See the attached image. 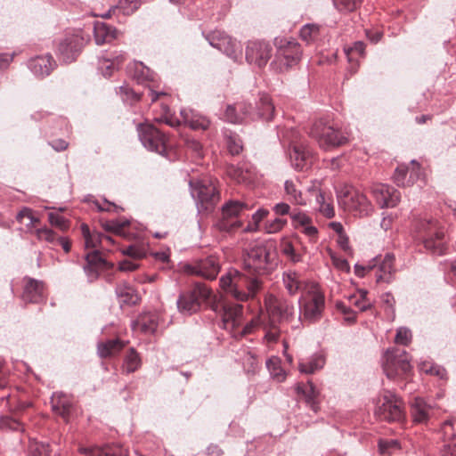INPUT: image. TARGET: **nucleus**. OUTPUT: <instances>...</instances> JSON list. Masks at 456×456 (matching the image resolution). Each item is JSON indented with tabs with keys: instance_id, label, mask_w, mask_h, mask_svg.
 Wrapping results in <instances>:
<instances>
[{
	"instance_id": "nucleus-34",
	"label": "nucleus",
	"mask_w": 456,
	"mask_h": 456,
	"mask_svg": "<svg viewBox=\"0 0 456 456\" xmlns=\"http://www.w3.org/2000/svg\"><path fill=\"white\" fill-rule=\"evenodd\" d=\"M442 432L448 442L444 444L441 450L442 456H456V442L451 441V437L454 436L452 432V420H446L442 426Z\"/></svg>"
},
{
	"instance_id": "nucleus-58",
	"label": "nucleus",
	"mask_w": 456,
	"mask_h": 456,
	"mask_svg": "<svg viewBox=\"0 0 456 456\" xmlns=\"http://www.w3.org/2000/svg\"><path fill=\"white\" fill-rule=\"evenodd\" d=\"M400 444L395 439L391 440H379V451L380 454L386 455L390 453L392 451L399 450Z\"/></svg>"
},
{
	"instance_id": "nucleus-19",
	"label": "nucleus",
	"mask_w": 456,
	"mask_h": 456,
	"mask_svg": "<svg viewBox=\"0 0 456 456\" xmlns=\"http://www.w3.org/2000/svg\"><path fill=\"white\" fill-rule=\"evenodd\" d=\"M50 403L52 411L68 423L74 411V403L69 396L62 392H55L51 396Z\"/></svg>"
},
{
	"instance_id": "nucleus-7",
	"label": "nucleus",
	"mask_w": 456,
	"mask_h": 456,
	"mask_svg": "<svg viewBox=\"0 0 456 456\" xmlns=\"http://www.w3.org/2000/svg\"><path fill=\"white\" fill-rule=\"evenodd\" d=\"M378 419L387 422H400L404 419V405L400 396L391 391H385L379 399L375 410Z\"/></svg>"
},
{
	"instance_id": "nucleus-29",
	"label": "nucleus",
	"mask_w": 456,
	"mask_h": 456,
	"mask_svg": "<svg viewBox=\"0 0 456 456\" xmlns=\"http://www.w3.org/2000/svg\"><path fill=\"white\" fill-rule=\"evenodd\" d=\"M183 122L193 130H206L209 126V120L191 110H182L180 112Z\"/></svg>"
},
{
	"instance_id": "nucleus-6",
	"label": "nucleus",
	"mask_w": 456,
	"mask_h": 456,
	"mask_svg": "<svg viewBox=\"0 0 456 456\" xmlns=\"http://www.w3.org/2000/svg\"><path fill=\"white\" fill-rule=\"evenodd\" d=\"M418 228L423 233V243L426 249L437 256L446 254L447 245L444 240V231L436 220H421Z\"/></svg>"
},
{
	"instance_id": "nucleus-47",
	"label": "nucleus",
	"mask_w": 456,
	"mask_h": 456,
	"mask_svg": "<svg viewBox=\"0 0 456 456\" xmlns=\"http://www.w3.org/2000/svg\"><path fill=\"white\" fill-rule=\"evenodd\" d=\"M119 94L122 98V101L130 105L134 104L135 102L141 100L142 94L134 92L128 86H122L119 87Z\"/></svg>"
},
{
	"instance_id": "nucleus-16",
	"label": "nucleus",
	"mask_w": 456,
	"mask_h": 456,
	"mask_svg": "<svg viewBox=\"0 0 456 456\" xmlns=\"http://www.w3.org/2000/svg\"><path fill=\"white\" fill-rule=\"evenodd\" d=\"M273 47L265 41L248 42L246 47V60L258 68L265 67L272 57Z\"/></svg>"
},
{
	"instance_id": "nucleus-50",
	"label": "nucleus",
	"mask_w": 456,
	"mask_h": 456,
	"mask_svg": "<svg viewBox=\"0 0 456 456\" xmlns=\"http://www.w3.org/2000/svg\"><path fill=\"white\" fill-rule=\"evenodd\" d=\"M269 211L265 208H259L251 216V221L245 228L246 232H256L259 230L260 222L267 216Z\"/></svg>"
},
{
	"instance_id": "nucleus-31",
	"label": "nucleus",
	"mask_w": 456,
	"mask_h": 456,
	"mask_svg": "<svg viewBox=\"0 0 456 456\" xmlns=\"http://www.w3.org/2000/svg\"><path fill=\"white\" fill-rule=\"evenodd\" d=\"M282 282L290 296H295L303 288L300 275L295 271L284 272L282 274Z\"/></svg>"
},
{
	"instance_id": "nucleus-1",
	"label": "nucleus",
	"mask_w": 456,
	"mask_h": 456,
	"mask_svg": "<svg viewBox=\"0 0 456 456\" xmlns=\"http://www.w3.org/2000/svg\"><path fill=\"white\" fill-rule=\"evenodd\" d=\"M275 250L265 242H251L242 252L243 272L230 268L220 278V287L237 301L254 298L262 289L261 276L276 265Z\"/></svg>"
},
{
	"instance_id": "nucleus-24",
	"label": "nucleus",
	"mask_w": 456,
	"mask_h": 456,
	"mask_svg": "<svg viewBox=\"0 0 456 456\" xmlns=\"http://www.w3.org/2000/svg\"><path fill=\"white\" fill-rule=\"evenodd\" d=\"M281 40L277 53L281 55L283 61H289L293 66L297 65L301 58V49L299 44L294 41Z\"/></svg>"
},
{
	"instance_id": "nucleus-63",
	"label": "nucleus",
	"mask_w": 456,
	"mask_h": 456,
	"mask_svg": "<svg viewBox=\"0 0 456 456\" xmlns=\"http://www.w3.org/2000/svg\"><path fill=\"white\" fill-rule=\"evenodd\" d=\"M411 330L407 328H400L397 330L395 340V343L405 346L411 341Z\"/></svg>"
},
{
	"instance_id": "nucleus-25",
	"label": "nucleus",
	"mask_w": 456,
	"mask_h": 456,
	"mask_svg": "<svg viewBox=\"0 0 456 456\" xmlns=\"http://www.w3.org/2000/svg\"><path fill=\"white\" fill-rule=\"evenodd\" d=\"M115 293L121 306L134 305L140 300V297L135 289L126 282L118 284Z\"/></svg>"
},
{
	"instance_id": "nucleus-56",
	"label": "nucleus",
	"mask_w": 456,
	"mask_h": 456,
	"mask_svg": "<svg viewBox=\"0 0 456 456\" xmlns=\"http://www.w3.org/2000/svg\"><path fill=\"white\" fill-rule=\"evenodd\" d=\"M409 173V166L401 165L396 167L394 174V182L397 186L405 187L407 184L406 179Z\"/></svg>"
},
{
	"instance_id": "nucleus-13",
	"label": "nucleus",
	"mask_w": 456,
	"mask_h": 456,
	"mask_svg": "<svg viewBox=\"0 0 456 456\" xmlns=\"http://www.w3.org/2000/svg\"><path fill=\"white\" fill-rule=\"evenodd\" d=\"M183 268L189 274L201 276L208 280H214L219 273L221 265L217 256L209 255L197 258L191 264H186Z\"/></svg>"
},
{
	"instance_id": "nucleus-54",
	"label": "nucleus",
	"mask_w": 456,
	"mask_h": 456,
	"mask_svg": "<svg viewBox=\"0 0 456 456\" xmlns=\"http://www.w3.org/2000/svg\"><path fill=\"white\" fill-rule=\"evenodd\" d=\"M224 119L232 124H240L243 122V116L239 114L237 105H227L224 111Z\"/></svg>"
},
{
	"instance_id": "nucleus-51",
	"label": "nucleus",
	"mask_w": 456,
	"mask_h": 456,
	"mask_svg": "<svg viewBox=\"0 0 456 456\" xmlns=\"http://www.w3.org/2000/svg\"><path fill=\"white\" fill-rule=\"evenodd\" d=\"M138 324L144 333L153 334L158 328V322L153 316H142L138 320Z\"/></svg>"
},
{
	"instance_id": "nucleus-8",
	"label": "nucleus",
	"mask_w": 456,
	"mask_h": 456,
	"mask_svg": "<svg viewBox=\"0 0 456 456\" xmlns=\"http://www.w3.org/2000/svg\"><path fill=\"white\" fill-rule=\"evenodd\" d=\"M211 296V290L201 282H196L191 289L179 295L176 301L180 313L191 315L200 311L201 302L208 300Z\"/></svg>"
},
{
	"instance_id": "nucleus-55",
	"label": "nucleus",
	"mask_w": 456,
	"mask_h": 456,
	"mask_svg": "<svg viewBox=\"0 0 456 456\" xmlns=\"http://www.w3.org/2000/svg\"><path fill=\"white\" fill-rule=\"evenodd\" d=\"M242 364L248 373H254L258 368V360L254 354L248 351L243 356Z\"/></svg>"
},
{
	"instance_id": "nucleus-49",
	"label": "nucleus",
	"mask_w": 456,
	"mask_h": 456,
	"mask_svg": "<svg viewBox=\"0 0 456 456\" xmlns=\"http://www.w3.org/2000/svg\"><path fill=\"white\" fill-rule=\"evenodd\" d=\"M419 368L422 371L428 374L439 377L440 379L446 378V370L440 365L428 362H423L420 363Z\"/></svg>"
},
{
	"instance_id": "nucleus-42",
	"label": "nucleus",
	"mask_w": 456,
	"mask_h": 456,
	"mask_svg": "<svg viewBox=\"0 0 456 456\" xmlns=\"http://www.w3.org/2000/svg\"><path fill=\"white\" fill-rule=\"evenodd\" d=\"M274 311L283 320L289 321L295 314L294 305L286 299H279L274 305Z\"/></svg>"
},
{
	"instance_id": "nucleus-62",
	"label": "nucleus",
	"mask_w": 456,
	"mask_h": 456,
	"mask_svg": "<svg viewBox=\"0 0 456 456\" xmlns=\"http://www.w3.org/2000/svg\"><path fill=\"white\" fill-rule=\"evenodd\" d=\"M239 114L243 116V121L246 118L255 119L256 118V111H253L251 104L246 102L236 103Z\"/></svg>"
},
{
	"instance_id": "nucleus-26",
	"label": "nucleus",
	"mask_w": 456,
	"mask_h": 456,
	"mask_svg": "<svg viewBox=\"0 0 456 456\" xmlns=\"http://www.w3.org/2000/svg\"><path fill=\"white\" fill-rule=\"evenodd\" d=\"M395 256L391 253L385 255L383 260L379 265L378 272L376 273V281L389 283L392 281L393 273H395L394 267Z\"/></svg>"
},
{
	"instance_id": "nucleus-4",
	"label": "nucleus",
	"mask_w": 456,
	"mask_h": 456,
	"mask_svg": "<svg viewBox=\"0 0 456 456\" xmlns=\"http://www.w3.org/2000/svg\"><path fill=\"white\" fill-rule=\"evenodd\" d=\"M324 308V294L317 284H314L298 299V319L303 324L316 322L322 319Z\"/></svg>"
},
{
	"instance_id": "nucleus-38",
	"label": "nucleus",
	"mask_w": 456,
	"mask_h": 456,
	"mask_svg": "<svg viewBox=\"0 0 456 456\" xmlns=\"http://www.w3.org/2000/svg\"><path fill=\"white\" fill-rule=\"evenodd\" d=\"M142 0H118V4L110 7V12H117L125 16H130L135 12L142 4Z\"/></svg>"
},
{
	"instance_id": "nucleus-5",
	"label": "nucleus",
	"mask_w": 456,
	"mask_h": 456,
	"mask_svg": "<svg viewBox=\"0 0 456 456\" xmlns=\"http://www.w3.org/2000/svg\"><path fill=\"white\" fill-rule=\"evenodd\" d=\"M191 194L199 213L211 212L220 200V194L210 180H190Z\"/></svg>"
},
{
	"instance_id": "nucleus-40",
	"label": "nucleus",
	"mask_w": 456,
	"mask_h": 456,
	"mask_svg": "<svg viewBox=\"0 0 456 456\" xmlns=\"http://www.w3.org/2000/svg\"><path fill=\"white\" fill-rule=\"evenodd\" d=\"M142 364L141 357L134 348L130 347L126 352L122 365L123 371L133 373L137 370Z\"/></svg>"
},
{
	"instance_id": "nucleus-10",
	"label": "nucleus",
	"mask_w": 456,
	"mask_h": 456,
	"mask_svg": "<svg viewBox=\"0 0 456 456\" xmlns=\"http://www.w3.org/2000/svg\"><path fill=\"white\" fill-rule=\"evenodd\" d=\"M137 131L142 144L147 150L167 156L168 138L163 132L151 124H140Z\"/></svg>"
},
{
	"instance_id": "nucleus-9",
	"label": "nucleus",
	"mask_w": 456,
	"mask_h": 456,
	"mask_svg": "<svg viewBox=\"0 0 456 456\" xmlns=\"http://www.w3.org/2000/svg\"><path fill=\"white\" fill-rule=\"evenodd\" d=\"M383 370L388 379L406 376L411 370V358L407 352L400 348H392L385 353Z\"/></svg>"
},
{
	"instance_id": "nucleus-43",
	"label": "nucleus",
	"mask_w": 456,
	"mask_h": 456,
	"mask_svg": "<svg viewBox=\"0 0 456 456\" xmlns=\"http://www.w3.org/2000/svg\"><path fill=\"white\" fill-rule=\"evenodd\" d=\"M320 34V26L314 23H308L304 25L300 31L299 35L303 41L306 44H310L317 39Z\"/></svg>"
},
{
	"instance_id": "nucleus-2",
	"label": "nucleus",
	"mask_w": 456,
	"mask_h": 456,
	"mask_svg": "<svg viewBox=\"0 0 456 456\" xmlns=\"http://www.w3.org/2000/svg\"><path fill=\"white\" fill-rule=\"evenodd\" d=\"M309 135L324 151L343 146L348 142L349 138V134L346 129L338 127L326 118H319L313 123Z\"/></svg>"
},
{
	"instance_id": "nucleus-20",
	"label": "nucleus",
	"mask_w": 456,
	"mask_h": 456,
	"mask_svg": "<svg viewBox=\"0 0 456 456\" xmlns=\"http://www.w3.org/2000/svg\"><path fill=\"white\" fill-rule=\"evenodd\" d=\"M56 62L51 54L40 55L31 58L28 67L38 77H45L54 69Z\"/></svg>"
},
{
	"instance_id": "nucleus-41",
	"label": "nucleus",
	"mask_w": 456,
	"mask_h": 456,
	"mask_svg": "<svg viewBox=\"0 0 456 456\" xmlns=\"http://www.w3.org/2000/svg\"><path fill=\"white\" fill-rule=\"evenodd\" d=\"M81 232L85 239V246L86 248H97L102 245V232H91L89 226L86 224L81 225Z\"/></svg>"
},
{
	"instance_id": "nucleus-48",
	"label": "nucleus",
	"mask_w": 456,
	"mask_h": 456,
	"mask_svg": "<svg viewBox=\"0 0 456 456\" xmlns=\"http://www.w3.org/2000/svg\"><path fill=\"white\" fill-rule=\"evenodd\" d=\"M134 77L138 83H143L144 81L153 80V74L148 67L142 62H138L134 64Z\"/></svg>"
},
{
	"instance_id": "nucleus-37",
	"label": "nucleus",
	"mask_w": 456,
	"mask_h": 456,
	"mask_svg": "<svg viewBox=\"0 0 456 456\" xmlns=\"http://www.w3.org/2000/svg\"><path fill=\"white\" fill-rule=\"evenodd\" d=\"M274 113V106L268 95H263L256 105V116L265 121H270Z\"/></svg>"
},
{
	"instance_id": "nucleus-28",
	"label": "nucleus",
	"mask_w": 456,
	"mask_h": 456,
	"mask_svg": "<svg viewBox=\"0 0 456 456\" xmlns=\"http://www.w3.org/2000/svg\"><path fill=\"white\" fill-rule=\"evenodd\" d=\"M296 391L298 395H302L305 397L306 403L314 412L318 411L319 406L316 398L319 395V391L312 381L309 380L306 384H297Z\"/></svg>"
},
{
	"instance_id": "nucleus-64",
	"label": "nucleus",
	"mask_w": 456,
	"mask_h": 456,
	"mask_svg": "<svg viewBox=\"0 0 456 456\" xmlns=\"http://www.w3.org/2000/svg\"><path fill=\"white\" fill-rule=\"evenodd\" d=\"M285 221L281 218H275L271 222H267L265 225V231L266 233H275L281 231L285 224Z\"/></svg>"
},
{
	"instance_id": "nucleus-15",
	"label": "nucleus",
	"mask_w": 456,
	"mask_h": 456,
	"mask_svg": "<svg viewBox=\"0 0 456 456\" xmlns=\"http://www.w3.org/2000/svg\"><path fill=\"white\" fill-rule=\"evenodd\" d=\"M86 45L80 34H69L60 42L57 54L59 60L65 64L75 61Z\"/></svg>"
},
{
	"instance_id": "nucleus-12",
	"label": "nucleus",
	"mask_w": 456,
	"mask_h": 456,
	"mask_svg": "<svg viewBox=\"0 0 456 456\" xmlns=\"http://www.w3.org/2000/svg\"><path fill=\"white\" fill-rule=\"evenodd\" d=\"M212 310L221 317L222 327L236 337V330L242 324V305L239 304L212 305Z\"/></svg>"
},
{
	"instance_id": "nucleus-23",
	"label": "nucleus",
	"mask_w": 456,
	"mask_h": 456,
	"mask_svg": "<svg viewBox=\"0 0 456 456\" xmlns=\"http://www.w3.org/2000/svg\"><path fill=\"white\" fill-rule=\"evenodd\" d=\"M79 452L86 456H126V451L119 444H105L104 446L79 447Z\"/></svg>"
},
{
	"instance_id": "nucleus-27",
	"label": "nucleus",
	"mask_w": 456,
	"mask_h": 456,
	"mask_svg": "<svg viewBox=\"0 0 456 456\" xmlns=\"http://www.w3.org/2000/svg\"><path fill=\"white\" fill-rule=\"evenodd\" d=\"M325 357L323 354L317 353L308 358L301 359L298 362V370L301 373L313 374L322 370L325 365Z\"/></svg>"
},
{
	"instance_id": "nucleus-14",
	"label": "nucleus",
	"mask_w": 456,
	"mask_h": 456,
	"mask_svg": "<svg viewBox=\"0 0 456 456\" xmlns=\"http://www.w3.org/2000/svg\"><path fill=\"white\" fill-rule=\"evenodd\" d=\"M289 157L292 167L297 171H305L311 167L314 162V152L312 149L303 143L294 142L293 138L289 137Z\"/></svg>"
},
{
	"instance_id": "nucleus-3",
	"label": "nucleus",
	"mask_w": 456,
	"mask_h": 456,
	"mask_svg": "<svg viewBox=\"0 0 456 456\" xmlns=\"http://www.w3.org/2000/svg\"><path fill=\"white\" fill-rule=\"evenodd\" d=\"M338 204L358 217L370 216L374 211V206L367 196L352 185L346 184L337 192Z\"/></svg>"
},
{
	"instance_id": "nucleus-46",
	"label": "nucleus",
	"mask_w": 456,
	"mask_h": 456,
	"mask_svg": "<svg viewBox=\"0 0 456 456\" xmlns=\"http://www.w3.org/2000/svg\"><path fill=\"white\" fill-rule=\"evenodd\" d=\"M334 7L340 12H351L358 9L362 0H332Z\"/></svg>"
},
{
	"instance_id": "nucleus-32",
	"label": "nucleus",
	"mask_w": 456,
	"mask_h": 456,
	"mask_svg": "<svg viewBox=\"0 0 456 456\" xmlns=\"http://www.w3.org/2000/svg\"><path fill=\"white\" fill-rule=\"evenodd\" d=\"M116 30L103 22H98L94 27V35L96 45L109 43L115 38Z\"/></svg>"
},
{
	"instance_id": "nucleus-22",
	"label": "nucleus",
	"mask_w": 456,
	"mask_h": 456,
	"mask_svg": "<svg viewBox=\"0 0 456 456\" xmlns=\"http://www.w3.org/2000/svg\"><path fill=\"white\" fill-rule=\"evenodd\" d=\"M432 405L421 397H414L411 403V415L415 423H427L432 412Z\"/></svg>"
},
{
	"instance_id": "nucleus-45",
	"label": "nucleus",
	"mask_w": 456,
	"mask_h": 456,
	"mask_svg": "<svg viewBox=\"0 0 456 456\" xmlns=\"http://www.w3.org/2000/svg\"><path fill=\"white\" fill-rule=\"evenodd\" d=\"M345 53L350 62L357 61L358 58L364 56L365 45L362 41H356L351 47L345 49Z\"/></svg>"
},
{
	"instance_id": "nucleus-60",
	"label": "nucleus",
	"mask_w": 456,
	"mask_h": 456,
	"mask_svg": "<svg viewBox=\"0 0 456 456\" xmlns=\"http://www.w3.org/2000/svg\"><path fill=\"white\" fill-rule=\"evenodd\" d=\"M294 227L297 230H301L303 227L312 223V219L305 213H296L291 215Z\"/></svg>"
},
{
	"instance_id": "nucleus-18",
	"label": "nucleus",
	"mask_w": 456,
	"mask_h": 456,
	"mask_svg": "<svg viewBox=\"0 0 456 456\" xmlns=\"http://www.w3.org/2000/svg\"><path fill=\"white\" fill-rule=\"evenodd\" d=\"M371 192L381 208H395L400 201V192L392 186L376 183L371 187Z\"/></svg>"
},
{
	"instance_id": "nucleus-11",
	"label": "nucleus",
	"mask_w": 456,
	"mask_h": 456,
	"mask_svg": "<svg viewBox=\"0 0 456 456\" xmlns=\"http://www.w3.org/2000/svg\"><path fill=\"white\" fill-rule=\"evenodd\" d=\"M249 208L250 207L243 201L229 200L222 207L221 218L216 223L217 228L223 232H231L240 227L241 223L238 217Z\"/></svg>"
},
{
	"instance_id": "nucleus-57",
	"label": "nucleus",
	"mask_w": 456,
	"mask_h": 456,
	"mask_svg": "<svg viewBox=\"0 0 456 456\" xmlns=\"http://www.w3.org/2000/svg\"><path fill=\"white\" fill-rule=\"evenodd\" d=\"M270 66L272 69L278 73L285 72L293 67L289 61H283L279 53L275 54V58L271 62Z\"/></svg>"
},
{
	"instance_id": "nucleus-52",
	"label": "nucleus",
	"mask_w": 456,
	"mask_h": 456,
	"mask_svg": "<svg viewBox=\"0 0 456 456\" xmlns=\"http://www.w3.org/2000/svg\"><path fill=\"white\" fill-rule=\"evenodd\" d=\"M281 250L292 263L296 264L302 261V256L296 251L290 241L283 242Z\"/></svg>"
},
{
	"instance_id": "nucleus-59",
	"label": "nucleus",
	"mask_w": 456,
	"mask_h": 456,
	"mask_svg": "<svg viewBox=\"0 0 456 456\" xmlns=\"http://www.w3.org/2000/svg\"><path fill=\"white\" fill-rule=\"evenodd\" d=\"M411 166L409 167V173L406 179L407 184L406 186H411L417 182L420 176V167L419 165L415 161L412 160L411 162Z\"/></svg>"
},
{
	"instance_id": "nucleus-33",
	"label": "nucleus",
	"mask_w": 456,
	"mask_h": 456,
	"mask_svg": "<svg viewBox=\"0 0 456 456\" xmlns=\"http://www.w3.org/2000/svg\"><path fill=\"white\" fill-rule=\"evenodd\" d=\"M301 183L299 181L287 180L284 183V189L289 200L297 205H305V200L304 199L301 191Z\"/></svg>"
},
{
	"instance_id": "nucleus-53",
	"label": "nucleus",
	"mask_w": 456,
	"mask_h": 456,
	"mask_svg": "<svg viewBox=\"0 0 456 456\" xmlns=\"http://www.w3.org/2000/svg\"><path fill=\"white\" fill-rule=\"evenodd\" d=\"M266 367L269 370L271 375L274 377L278 381H282L285 377L281 368L279 365L277 358H270L266 361Z\"/></svg>"
},
{
	"instance_id": "nucleus-21",
	"label": "nucleus",
	"mask_w": 456,
	"mask_h": 456,
	"mask_svg": "<svg viewBox=\"0 0 456 456\" xmlns=\"http://www.w3.org/2000/svg\"><path fill=\"white\" fill-rule=\"evenodd\" d=\"M22 300L25 303H39L44 299V283L41 281L25 277Z\"/></svg>"
},
{
	"instance_id": "nucleus-44",
	"label": "nucleus",
	"mask_w": 456,
	"mask_h": 456,
	"mask_svg": "<svg viewBox=\"0 0 456 456\" xmlns=\"http://www.w3.org/2000/svg\"><path fill=\"white\" fill-rule=\"evenodd\" d=\"M224 138L229 152L232 155H238L242 151V142L239 135L231 131L224 132Z\"/></svg>"
},
{
	"instance_id": "nucleus-35",
	"label": "nucleus",
	"mask_w": 456,
	"mask_h": 456,
	"mask_svg": "<svg viewBox=\"0 0 456 456\" xmlns=\"http://www.w3.org/2000/svg\"><path fill=\"white\" fill-rule=\"evenodd\" d=\"M0 429L24 433L25 424L20 417L12 414V416L0 417Z\"/></svg>"
},
{
	"instance_id": "nucleus-30",
	"label": "nucleus",
	"mask_w": 456,
	"mask_h": 456,
	"mask_svg": "<svg viewBox=\"0 0 456 456\" xmlns=\"http://www.w3.org/2000/svg\"><path fill=\"white\" fill-rule=\"evenodd\" d=\"M125 346V342L119 338L109 339L98 344L97 352L101 358H108L118 354Z\"/></svg>"
},
{
	"instance_id": "nucleus-39",
	"label": "nucleus",
	"mask_w": 456,
	"mask_h": 456,
	"mask_svg": "<svg viewBox=\"0 0 456 456\" xmlns=\"http://www.w3.org/2000/svg\"><path fill=\"white\" fill-rule=\"evenodd\" d=\"M103 60V64L105 67L102 68V74L104 77H110L113 73V70L118 69L121 63L124 61L125 57L123 54H106L101 57Z\"/></svg>"
},
{
	"instance_id": "nucleus-17",
	"label": "nucleus",
	"mask_w": 456,
	"mask_h": 456,
	"mask_svg": "<svg viewBox=\"0 0 456 456\" xmlns=\"http://www.w3.org/2000/svg\"><path fill=\"white\" fill-rule=\"evenodd\" d=\"M205 38L214 48H216L230 58L236 59L239 45L236 40L232 39L224 31H211L205 35Z\"/></svg>"
},
{
	"instance_id": "nucleus-61",
	"label": "nucleus",
	"mask_w": 456,
	"mask_h": 456,
	"mask_svg": "<svg viewBox=\"0 0 456 456\" xmlns=\"http://www.w3.org/2000/svg\"><path fill=\"white\" fill-rule=\"evenodd\" d=\"M87 265L98 267L105 265V260L101 256L98 250H94L86 256Z\"/></svg>"
},
{
	"instance_id": "nucleus-36",
	"label": "nucleus",
	"mask_w": 456,
	"mask_h": 456,
	"mask_svg": "<svg viewBox=\"0 0 456 456\" xmlns=\"http://www.w3.org/2000/svg\"><path fill=\"white\" fill-rule=\"evenodd\" d=\"M53 449L49 442L30 438L28 444V456H51Z\"/></svg>"
}]
</instances>
